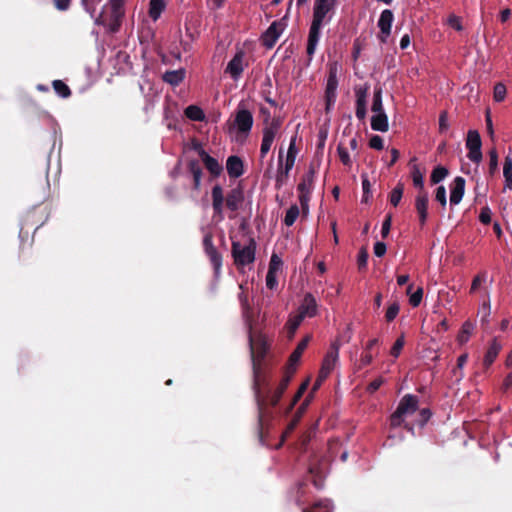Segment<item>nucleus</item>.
<instances>
[{"label":"nucleus","mask_w":512,"mask_h":512,"mask_svg":"<svg viewBox=\"0 0 512 512\" xmlns=\"http://www.w3.org/2000/svg\"><path fill=\"white\" fill-rule=\"evenodd\" d=\"M253 115L252 113L242 107L241 104L237 107L235 111L233 121H228V131L236 133V140L242 141L249 135L251 128L253 126Z\"/></svg>","instance_id":"obj_5"},{"label":"nucleus","mask_w":512,"mask_h":512,"mask_svg":"<svg viewBox=\"0 0 512 512\" xmlns=\"http://www.w3.org/2000/svg\"><path fill=\"white\" fill-rule=\"evenodd\" d=\"M474 330V325L470 321H465L461 327L460 333L458 335V341L460 343H465L468 341L470 335Z\"/></svg>","instance_id":"obj_40"},{"label":"nucleus","mask_w":512,"mask_h":512,"mask_svg":"<svg viewBox=\"0 0 512 512\" xmlns=\"http://www.w3.org/2000/svg\"><path fill=\"white\" fill-rule=\"evenodd\" d=\"M372 360H373L372 354L369 351H365L361 355L359 368H362L364 366L371 364Z\"/></svg>","instance_id":"obj_61"},{"label":"nucleus","mask_w":512,"mask_h":512,"mask_svg":"<svg viewBox=\"0 0 512 512\" xmlns=\"http://www.w3.org/2000/svg\"><path fill=\"white\" fill-rule=\"evenodd\" d=\"M432 416V412L429 408H423L420 410V413H419V420H418V424L420 426H424L428 421L429 419L431 418Z\"/></svg>","instance_id":"obj_52"},{"label":"nucleus","mask_w":512,"mask_h":512,"mask_svg":"<svg viewBox=\"0 0 512 512\" xmlns=\"http://www.w3.org/2000/svg\"><path fill=\"white\" fill-rule=\"evenodd\" d=\"M184 114L192 121H203L205 119L204 111L196 105H189L186 107Z\"/></svg>","instance_id":"obj_32"},{"label":"nucleus","mask_w":512,"mask_h":512,"mask_svg":"<svg viewBox=\"0 0 512 512\" xmlns=\"http://www.w3.org/2000/svg\"><path fill=\"white\" fill-rule=\"evenodd\" d=\"M187 170L192 176L193 189L198 191L201 187V179L203 176V170L199 161L196 159L189 160L187 163Z\"/></svg>","instance_id":"obj_24"},{"label":"nucleus","mask_w":512,"mask_h":512,"mask_svg":"<svg viewBox=\"0 0 512 512\" xmlns=\"http://www.w3.org/2000/svg\"><path fill=\"white\" fill-rule=\"evenodd\" d=\"M55 7L60 11H65L69 8L71 0H53Z\"/></svg>","instance_id":"obj_62"},{"label":"nucleus","mask_w":512,"mask_h":512,"mask_svg":"<svg viewBox=\"0 0 512 512\" xmlns=\"http://www.w3.org/2000/svg\"><path fill=\"white\" fill-rule=\"evenodd\" d=\"M394 20L393 12L389 9H385L381 12L378 27L380 29V33L378 35V39L381 43H386L387 39L391 33V27Z\"/></svg>","instance_id":"obj_14"},{"label":"nucleus","mask_w":512,"mask_h":512,"mask_svg":"<svg viewBox=\"0 0 512 512\" xmlns=\"http://www.w3.org/2000/svg\"><path fill=\"white\" fill-rule=\"evenodd\" d=\"M482 141L477 130H469L466 138L467 157L474 163H480L483 155L481 151Z\"/></svg>","instance_id":"obj_10"},{"label":"nucleus","mask_w":512,"mask_h":512,"mask_svg":"<svg viewBox=\"0 0 512 512\" xmlns=\"http://www.w3.org/2000/svg\"><path fill=\"white\" fill-rule=\"evenodd\" d=\"M277 127L269 126L264 129L263 139L261 143L260 153L261 157H264L270 150L271 145L274 141Z\"/></svg>","instance_id":"obj_26"},{"label":"nucleus","mask_w":512,"mask_h":512,"mask_svg":"<svg viewBox=\"0 0 512 512\" xmlns=\"http://www.w3.org/2000/svg\"><path fill=\"white\" fill-rule=\"evenodd\" d=\"M52 86L55 92L62 98H68L71 95L69 86L62 80H54Z\"/></svg>","instance_id":"obj_39"},{"label":"nucleus","mask_w":512,"mask_h":512,"mask_svg":"<svg viewBox=\"0 0 512 512\" xmlns=\"http://www.w3.org/2000/svg\"><path fill=\"white\" fill-rule=\"evenodd\" d=\"M333 506L330 500H320L309 507L301 509V512H332Z\"/></svg>","instance_id":"obj_31"},{"label":"nucleus","mask_w":512,"mask_h":512,"mask_svg":"<svg viewBox=\"0 0 512 512\" xmlns=\"http://www.w3.org/2000/svg\"><path fill=\"white\" fill-rule=\"evenodd\" d=\"M448 174H449V171L446 167L441 166V165L436 166L430 175L431 184L440 183L442 180H444L448 176Z\"/></svg>","instance_id":"obj_36"},{"label":"nucleus","mask_w":512,"mask_h":512,"mask_svg":"<svg viewBox=\"0 0 512 512\" xmlns=\"http://www.w3.org/2000/svg\"><path fill=\"white\" fill-rule=\"evenodd\" d=\"M312 339L311 334H307L296 346L294 351L290 353V376L296 371L301 357L308 347L309 342Z\"/></svg>","instance_id":"obj_16"},{"label":"nucleus","mask_w":512,"mask_h":512,"mask_svg":"<svg viewBox=\"0 0 512 512\" xmlns=\"http://www.w3.org/2000/svg\"><path fill=\"white\" fill-rule=\"evenodd\" d=\"M465 179L457 176L452 184L450 190V205H457L461 202L465 192Z\"/></svg>","instance_id":"obj_21"},{"label":"nucleus","mask_w":512,"mask_h":512,"mask_svg":"<svg viewBox=\"0 0 512 512\" xmlns=\"http://www.w3.org/2000/svg\"><path fill=\"white\" fill-rule=\"evenodd\" d=\"M419 399L416 395H404L396 410L390 416V425L393 428L399 427L403 424L406 416L412 415L418 409Z\"/></svg>","instance_id":"obj_7"},{"label":"nucleus","mask_w":512,"mask_h":512,"mask_svg":"<svg viewBox=\"0 0 512 512\" xmlns=\"http://www.w3.org/2000/svg\"><path fill=\"white\" fill-rule=\"evenodd\" d=\"M111 6V14L110 21L108 23V30L111 33H116L119 31L122 23V18L124 17V8L123 5L110 3Z\"/></svg>","instance_id":"obj_18"},{"label":"nucleus","mask_w":512,"mask_h":512,"mask_svg":"<svg viewBox=\"0 0 512 512\" xmlns=\"http://www.w3.org/2000/svg\"><path fill=\"white\" fill-rule=\"evenodd\" d=\"M391 223H392V216L390 214H388L382 223L381 235L383 238H386L388 236L390 229H391Z\"/></svg>","instance_id":"obj_53"},{"label":"nucleus","mask_w":512,"mask_h":512,"mask_svg":"<svg viewBox=\"0 0 512 512\" xmlns=\"http://www.w3.org/2000/svg\"><path fill=\"white\" fill-rule=\"evenodd\" d=\"M283 265V261L281 257L273 253L270 259L268 272L266 275V286L270 290H275L278 287V281H277V275L278 272L281 270V267Z\"/></svg>","instance_id":"obj_12"},{"label":"nucleus","mask_w":512,"mask_h":512,"mask_svg":"<svg viewBox=\"0 0 512 512\" xmlns=\"http://www.w3.org/2000/svg\"><path fill=\"white\" fill-rule=\"evenodd\" d=\"M399 311H400L399 303L397 301L392 302L386 310L385 320L387 322H392L399 314Z\"/></svg>","instance_id":"obj_43"},{"label":"nucleus","mask_w":512,"mask_h":512,"mask_svg":"<svg viewBox=\"0 0 512 512\" xmlns=\"http://www.w3.org/2000/svg\"><path fill=\"white\" fill-rule=\"evenodd\" d=\"M203 249L211 265L213 266L215 276L218 277L221 272L223 258L221 253L214 246L213 236L210 232H207L203 237Z\"/></svg>","instance_id":"obj_8"},{"label":"nucleus","mask_w":512,"mask_h":512,"mask_svg":"<svg viewBox=\"0 0 512 512\" xmlns=\"http://www.w3.org/2000/svg\"><path fill=\"white\" fill-rule=\"evenodd\" d=\"M165 9V1L164 0H150L149 2V16L153 20H157L163 10Z\"/></svg>","instance_id":"obj_33"},{"label":"nucleus","mask_w":512,"mask_h":512,"mask_svg":"<svg viewBox=\"0 0 512 512\" xmlns=\"http://www.w3.org/2000/svg\"><path fill=\"white\" fill-rule=\"evenodd\" d=\"M448 128V122H447V112L446 111H443L441 114H440V117H439V130L440 132H443L444 130H446Z\"/></svg>","instance_id":"obj_63"},{"label":"nucleus","mask_w":512,"mask_h":512,"mask_svg":"<svg viewBox=\"0 0 512 512\" xmlns=\"http://www.w3.org/2000/svg\"><path fill=\"white\" fill-rule=\"evenodd\" d=\"M313 182H314V171L309 170L306 172L301 182L298 184V191H299V201L302 208L303 215H306L308 213L309 209V201H310V194L313 188Z\"/></svg>","instance_id":"obj_9"},{"label":"nucleus","mask_w":512,"mask_h":512,"mask_svg":"<svg viewBox=\"0 0 512 512\" xmlns=\"http://www.w3.org/2000/svg\"><path fill=\"white\" fill-rule=\"evenodd\" d=\"M201 160L213 178L219 177L223 172V166L219 161L210 156L206 151H202Z\"/></svg>","instance_id":"obj_23"},{"label":"nucleus","mask_w":512,"mask_h":512,"mask_svg":"<svg viewBox=\"0 0 512 512\" xmlns=\"http://www.w3.org/2000/svg\"><path fill=\"white\" fill-rule=\"evenodd\" d=\"M368 252L365 248H361L358 254L357 264L359 270H363L367 267Z\"/></svg>","instance_id":"obj_50"},{"label":"nucleus","mask_w":512,"mask_h":512,"mask_svg":"<svg viewBox=\"0 0 512 512\" xmlns=\"http://www.w3.org/2000/svg\"><path fill=\"white\" fill-rule=\"evenodd\" d=\"M384 380L382 377H378L375 380H373L368 386H367V392L370 394H373L376 392L381 385L383 384Z\"/></svg>","instance_id":"obj_58"},{"label":"nucleus","mask_w":512,"mask_h":512,"mask_svg":"<svg viewBox=\"0 0 512 512\" xmlns=\"http://www.w3.org/2000/svg\"><path fill=\"white\" fill-rule=\"evenodd\" d=\"M337 86H338V81L336 78V74L333 72H330L329 77L327 79L326 89H325V98H326L327 109H329V107L335 103Z\"/></svg>","instance_id":"obj_25"},{"label":"nucleus","mask_w":512,"mask_h":512,"mask_svg":"<svg viewBox=\"0 0 512 512\" xmlns=\"http://www.w3.org/2000/svg\"><path fill=\"white\" fill-rule=\"evenodd\" d=\"M489 173L493 175L498 169V152L496 148H492L489 153Z\"/></svg>","instance_id":"obj_45"},{"label":"nucleus","mask_w":512,"mask_h":512,"mask_svg":"<svg viewBox=\"0 0 512 512\" xmlns=\"http://www.w3.org/2000/svg\"><path fill=\"white\" fill-rule=\"evenodd\" d=\"M227 173L231 178H239L244 173V164L239 156L231 155L226 161Z\"/></svg>","instance_id":"obj_22"},{"label":"nucleus","mask_w":512,"mask_h":512,"mask_svg":"<svg viewBox=\"0 0 512 512\" xmlns=\"http://www.w3.org/2000/svg\"><path fill=\"white\" fill-rule=\"evenodd\" d=\"M317 312V304L311 294H306L301 305L299 306L296 315L301 316L304 320L306 317H313Z\"/></svg>","instance_id":"obj_19"},{"label":"nucleus","mask_w":512,"mask_h":512,"mask_svg":"<svg viewBox=\"0 0 512 512\" xmlns=\"http://www.w3.org/2000/svg\"><path fill=\"white\" fill-rule=\"evenodd\" d=\"M435 200L440 203V205L445 208L447 204V197H446V189L443 185L438 186L435 191Z\"/></svg>","instance_id":"obj_49"},{"label":"nucleus","mask_w":512,"mask_h":512,"mask_svg":"<svg viewBox=\"0 0 512 512\" xmlns=\"http://www.w3.org/2000/svg\"><path fill=\"white\" fill-rule=\"evenodd\" d=\"M185 74L186 72L182 68L178 70H168L163 74L162 79L172 86H178L184 80Z\"/></svg>","instance_id":"obj_28"},{"label":"nucleus","mask_w":512,"mask_h":512,"mask_svg":"<svg viewBox=\"0 0 512 512\" xmlns=\"http://www.w3.org/2000/svg\"><path fill=\"white\" fill-rule=\"evenodd\" d=\"M302 321L301 316L295 315L293 318H290V339L293 337Z\"/></svg>","instance_id":"obj_56"},{"label":"nucleus","mask_w":512,"mask_h":512,"mask_svg":"<svg viewBox=\"0 0 512 512\" xmlns=\"http://www.w3.org/2000/svg\"><path fill=\"white\" fill-rule=\"evenodd\" d=\"M503 175L505 178V188L512 189V159L508 156L504 161Z\"/></svg>","instance_id":"obj_38"},{"label":"nucleus","mask_w":512,"mask_h":512,"mask_svg":"<svg viewBox=\"0 0 512 512\" xmlns=\"http://www.w3.org/2000/svg\"><path fill=\"white\" fill-rule=\"evenodd\" d=\"M500 350H501V345L497 342L496 339H494L491 342V344L484 356L483 364L485 367H489L490 365H492V363L495 361L496 357L498 356Z\"/></svg>","instance_id":"obj_30"},{"label":"nucleus","mask_w":512,"mask_h":512,"mask_svg":"<svg viewBox=\"0 0 512 512\" xmlns=\"http://www.w3.org/2000/svg\"><path fill=\"white\" fill-rule=\"evenodd\" d=\"M371 128L374 131L387 132L389 129L388 117L385 112L375 113L371 118Z\"/></svg>","instance_id":"obj_27"},{"label":"nucleus","mask_w":512,"mask_h":512,"mask_svg":"<svg viewBox=\"0 0 512 512\" xmlns=\"http://www.w3.org/2000/svg\"><path fill=\"white\" fill-rule=\"evenodd\" d=\"M338 356V346L333 344L322 361V365L319 371L320 378H327L331 374L337 363Z\"/></svg>","instance_id":"obj_13"},{"label":"nucleus","mask_w":512,"mask_h":512,"mask_svg":"<svg viewBox=\"0 0 512 512\" xmlns=\"http://www.w3.org/2000/svg\"><path fill=\"white\" fill-rule=\"evenodd\" d=\"M369 86L364 85L363 87L355 88L356 105L366 106Z\"/></svg>","instance_id":"obj_42"},{"label":"nucleus","mask_w":512,"mask_h":512,"mask_svg":"<svg viewBox=\"0 0 512 512\" xmlns=\"http://www.w3.org/2000/svg\"><path fill=\"white\" fill-rule=\"evenodd\" d=\"M311 397V394L309 395L308 398L305 399V401L301 404V406L299 407L298 409V416L295 420L293 421H290V426H289V429H290V432L294 429L295 425L297 424L300 416L302 413H304L308 403H309V398Z\"/></svg>","instance_id":"obj_54"},{"label":"nucleus","mask_w":512,"mask_h":512,"mask_svg":"<svg viewBox=\"0 0 512 512\" xmlns=\"http://www.w3.org/2000/svg\"><path fill=\"white\" fill-rule=\"evenodd\" d=\"M309 383H310V380L308 378L299 386L297 392L293 396L292 401H290V410L293 408V406L301 399L303 394L306 392V390L309 386Z\"/></svg>","instance_id":"obj_46"},{"label":"nucleus","mask_w":512,"mask_h":512,"mask_svg":"<svg viewBox=\"0 0 512 512\" xmlns=\"http://www.w3.org/2000/svg\"><path fill=\"white\" fill-rule=\"evenodd\" d=\"M403 192L404 184L402 182H398L389 195V201L394 207H397L398 204L400 203L403 196Z\"/></svg>","instance_id":"obj_37"},{"label":"nucleus","mask_w":512,"mask_h":512,"mask_svg":"<svg viewBox=\"0 0 512 512\" xmlns=\"http://www.w3.org/2000/svg\"><path fill=\"white\" fill-rule=\"evenodd\" d=\"M47 219H48L47 213H41L40 217H38L37 210H33V211L27 213V215L25 216V218L23 220V226L21 227L20 232H19L20 237H22L23 229L25 226L26 227L35 226L34 232H36L45 223V221Z\"/></svg>","instance_id":"obj_20"},{"label":"nucleus","mask_w":512,"mask_h":512,"mask_svg":"<svg viewBox=\"0 0 512 512\" xmlns=\"http://www.w3.org/2000/svg\"><path fill=\"white\" fill-rule=\"evenodd\" d=\"M404 344H405V338H404V335H401L396 339L393 346L391 347V350H390L391 356H393L394 358H397L400 355L401 350L404 347Z\"/></svg>","instance_id":"obj_48"},{"label":"nucleus","mask_w":512,"mask_h":512,"mask_svg":"<svg viewBox=\"0 0 512 512\" xmlns=\"http://www.w3.org/2000/svg\"><path fill=\"white\" fill-rule=\"evenodd\" d=\"M211 196L214 216L219 219H223L224 202L226 208L232 212H236L244 202V193L240 187L231 189L224 198L223 188L217 184L212 188Z\"/></svg>","instance_id":"obj_3"},{"label":"nucleus","mask_w":512,"mask_h":512,"mask_svg":"<svg viewBox=\"0 0 512 512\" xmlns=\"http://www.w3.org/2000/svg\"><path fill=\"white\" fill-rule=\"evenodd\" d=\"M413 284H409L406 289V293L409 295V303L412 307H418L423 298V288L419 287L415 292L412 293Z\"/></svg>","instance_id":"obj_34"},{"label":"nucleus","mask_w":512,"mask_h":512,"mask_svg":"<svg viewBox=\"0 0 512 512\" xmlns=\"http://www.w3.org/2000/svg\"><path fill=\"white\" fill-rule=\"evenodd\" d=\"M411 177L413 185L418 189V191H426L424 188V174L417 165H413Z\"/></svg>","instance_id":"obj_35"},{"label":"nucleus","mask_w":512,"mask_h":512,"mask_svg":"<svg viewBox=\"0 0 512 512\" xmlns=\"http://www.w3.org/2000/svg\"><path fill=\"white\" fill-rule=\"evenodd\" d=\"M506 87L503 83H496L493 91V98L496 102H502L506 97Z\"/></svg>","instance_id":"obj_44"},{"label":"nucleus","mask_w":512,"mask_h":512,"mask_svg":"<svg viewBox=\"0 0 512 512\" xmlns=\"http://www.w3.org/2000/svg\"><path fill=\"white\" fill-rule=\"evenodd\" d=\"M288 179V150H285L284 146L281 145L278 151V168L276 174L275 187L278 190L276 199L281 205L287 200V189L286 183Z\"/></svg>","instance_id":"obj_6"},{"label":"nucleus","mask_w":512,"mask_h":512,"mask_svg":"<svg viewBox=\"0 0 512 512\" xmlns=\"http://www.w3.org/2000/svg\"><path fill=\"white\" fill-rule=\"evenodd\" d=\"M369 146L375 150H382L384 148V141L381 136L373 135L369 140Z\"/></svg>","instance_id":"obj_51"},{"label":"nucleus","mask_w":512,"mask_h":512,"mask_svg":"<svg viewBox=\"0 0 512 512\" xmlns=\"http://www.w3.org/2000/svg\"><path fill=\"white\" fill-rule=\"evenodd\" d=\"M337 152H338L339 159L342 162V164L344 166L351 167L352 161H351L350 155H349L347 149L342 144L338 145Z\"/></svg>","instance_id":"obj_47"},{"label":"nucleus","mask_w":512,"mask_h":512,"mask_svg":"<svg viewBox=\"0 0 512 512\" xmlns=\"http://www.w3.org/2000/svg\"><path fill=\"white\" fill-rule=\"evenodd\" d=\"M244 52L238 51L228 62L225 73H228L234 80H237L243 72Z\"/></svg>","instance_id":"obj_17"},{"label":"nucleus","mask_w":512,"mask_h":512,"mask_svg":"<svg viewBox=\"0 0 512 512\" xmlns=\"http://www.w3.org/2000/svg\"><path fill=\"white\" fill-rule=\"evenodd\" d=\"M512 386V372L507 374L502 383V390L506 392Z\"/></svg>","instance_id":"obj_64"},{"label":"nucleus","mask_w":512,"mask_h":512,"mask_svg":"<svg viewBox=\"0 0 512 512\" xmlns=\"http://www.w3.org/2000/svg\"><path fill=\"white\" fill-rule=\"evenodd\" d=\"M448 24L457 31H461L463 29L460 18L455 15L449 17Z\"/></svg>","instance_id":"obj_60"},{"label":"nucleus","mask_w":512,"mask_h":512,"mask_svg":"<svg viewBox=\"0 0 512 512\" xmlns=\"http://www.w3.org/2000/svg\"><path fill=\"white\" fill-rule=\"evenodd\" d=\"M231 255L237 269H241L255 261L256 241L249 237L245 243L234 240L232 237Z\"/></svg>","instance_id":"obj_4"},{"label":"nucleus","mask_w":512,"mask_h":512,"mask_svg":"<svg viewBox=\"0 0 512 512\" xmlns=\"http://www.w3.org/2000/svg\"><path fill=\"white\" fill-rule=\"evenodd\" d=\"M386 250H387V247H386V244L384 242H376L374 244V254L377 256V257H382L385 255L386 253Z\"/></svg>","instance_id":"obj_59"},{"label":"nucleus","mask_w":512,"mask_h":512,"mask_svg":"<svg viewBox=\"0 0 512 512\" xmlns=\"http://www.w3.org/2000/svg\"><path fill=\"white\" fill-rule=\"evenodd\" d=\"M239 287L241 290H243V285H240ZM239 301L242 308V315L245 319L246 325L248 326L249 345L254 376L253 389L259 410L258 423L261 425L265 407L268 404L271 406H276L282 397V394L288 387V372L284 373L278 388L275 389V391L270 396H265L261 388V365L268 351V343L263 334L253 331L251 307L249 306L248 297L244 291L239 294Z\"/></svg>","instance_id":"obj_1"},{"label":"nucleus","mask_w":512,"mask_h":512,"mask_svg":"<svg viewBox=\"0 0 512 512\" xmlns=\"http://www.w3.org/2000/svg\"><path fill=\"white\" fill-rule=\"evenodd\" d=\"M288 16V11L286 14L282 17L280 21H274L269 28L265 31V33L262 35V43L267 48H272L276 41L278 40L279 36L285 29V23Z\"/></svg>","instance_id":"obj_11"},{"label":"nucleus","mask_w":512,"mask_h":512,"mask_svg":"<svg viewBox=\"0 0 512 512\" xmlns=\"http://www.w3.org/2000/svg\"><path fill=\"white\" fill-rule=\"evenodd\" d=\"M317 424L311 425L301 436L299 442L296 444V449L301 452H306L308 450V445L311 442L312 438L316 435Z\"/></svg>","instance_id":"obj_29"},{"label":"nucleus","mask_w":512,"mask_h":512,"mask_svg":"<svg viewBox=\"0 0 512 512\" xmlns=\"http://www.w3.org/2000/svg\"><path fill=\"white\" fill-rule=\"evenodd\" d=\"M485 278L486 273L475 276L471 284L470 293H474L479 288L481 283L485 281Z\"/></svg>","instance_id":"obj_57"},{"label":"nucleus","mask_w":512,"mask_h":512,"mask_svg":"<svg viewBox=\"0 0 512 512\" xmlns=\"http://www.w3.org/2000/svg\"><path fill=\"white\" fill-rule=\"evenodd\" d=\"M371 110L374 113L384 112L383 104H382V89L381 88H375V90H374Z\"/></svg>","instance_id":"obj_41"},{"label":"nucleus","mask_w":512,"mask_h":512,"mask_svg":"<svg viewBox=\"0 0 512 512\" xmlns=\"http://www.w3.org/2000/svg\"><path fill=\"white\" fill-rule=\"evenodd\" d=\"M336 0H315L313 8V20L310 26L307 54L312 56L316 50L321 27L330 11L334 9Z\"/></svg>","instance_id":"obj_2"},{"label":"nucleus","mask_w":512,"mask_h":512,"mask_svg":"<svg viewBox=\"0 0 512 512\" xmlns=\"http://www.w3.org/2000/svg\"><path fill=\"white\" fill-rule=\"evenodd\" d=\"M429 196L427 191H418L415 197V209L418 214L419 223L423 227L428 219Z\"/></svg>","instance_id":"obj_15"},{"label":"nucleus","mask_w":512,"mask_h":512,"mask_svg":"<svg viewBox=\"0 0 512 512\" xmlns=\"http://www.w3.org/2000/svg\"><path fill=\"white\" fill-rule=\"evenodd\" d=\"M479 220L481 223L487 225L491 222V210L489 207H483L479 214Z\"/></svg>","instance_id":"obj_55"}]
</instances>
